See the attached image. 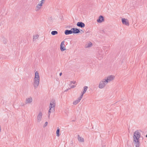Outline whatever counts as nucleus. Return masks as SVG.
<instances>
[{"mask_svg":"<svg viewBox=\"0 0 147 147\" xmlns=\"http://www.w3.org/2000/svg\"><path fill=\"white\" fill-rule=\"evenodd\" d=\"M114 77L112 75H111L108 76L107 77V79H104L105 80V82L108 83V82L111 81L114 79Z\"/></svg>","mask_w":147,"mask_h":147,"instance_id":"4","label":"nucleus"},{"mask_svg":"<svg viewBox=\"0 0 147 147\" xmlns=\"http://www.w3.org/2000/svg\"><path fill=\"white\" fill-rule=\"evenodd\" d=\"M141 134L137 130L134 133L133 136L134 144L136 147H139L140 146V138Z\"/></svg>","mask_w":147,"mask_h":147,"instance_id":"1","label":"nucleus"},{"mask_svg":"<svg viewBox=\"0 0 147 147\" xmlns=\"http://www.w3.org/2000/svg\"><path fill=\"white\" fill-rule=\"evenodd\" d=\"M146 137L147 138V134H146Z\"/></svg>","mask_w":147,"mask_h":147,"instance_id":"37","label":"nucleus"},{"mask_svg":"<svg viewBox=\"0 0 147 147\" xmlns=\"http://www.w3.org/2000/svg\"><path fill=\"white\" fill-rule=\"evenodd\" d=\"M55 100L53 99L51 102L50 103L49 108L52 109L53 108V110L54 111L55 110Z\"/></svg>","mask_w":147,"mask_h":147,"instance_id":"3","label":"nucleus"},{"mask_svg":"<svg viewBox=\"0 0 147 147\" xmlns=\"http://www.w3.org/2000/svg\"><path fill=\"white\" fill-rule=\"evenodd\" d=\"M71 82L73 84H74L76 83V81H74Z\"/></svg>","mask_w":147,"mask_h":147,"instance_id":"31","label":"nucleus"},{"mask_svg":"<svg viewBox=\"0 0 147 147\" xmlns=\"http://www.w3.org/2000/svg\"><path fill=\"white\" fill-rule=\"evenodd\" d=\"M62 72H61L60 74H59V76H61V75H62Z\"/></svg>","mask_w":147,"mask_h":147,"instance_id":"33","label":"nucleus"},{"mask_svg":"<svg viewBox=\"0 0 147 147\" xmlns=\"http://www.w3.org/2000/svg\"><path fill=\"white\" fill-rule=\"evenodd\" d=\"M88 88V87L87 86H85L83 88V89H84L83 91L82 92L84 94H85V92H86V90H87Z\"/></svg>","mask_w":147,"mask_h":147,"instance_id":"18","label":"nucleus"},{"mask_svg":"<svg viewBox=\"0 0 147 147\" xmlns=\"http://www.w3.org/2000/svg\"><path fill=\"white\" fill-rule=\"evenodd\" d=\"M39 75V73H38V71H36L35 72V75Z\"/></svg>","mask_w":147,"mask_h":147,"instance_id":"27","label":"nucleus"},{"mask_svg":"<svg viewBox=\"0 0 147 147\" xmlns=\"http://www.w3.org/2000/svg\"><path fill=\"white\" fill-rule=\"evenodd\" d=\"M121 22L124 25L127 26H129V25L128 20L127 19L122 18L121 19Z\"/></svg>","mask_w":147,"mask_h":147,"instance_id":"6","label":"nucleus"},{"mask_svg":"<svg viewBox=\"0 0 147 147\" xmlns=\"http://www.w3.org/2000/svg\"><path fill=\"white\" fill-rule=\"evenodd\" d=\"M71 30H72V33L73 34H78L80 32V29L77 28H71Z\"/></svg>","mask_w":147,"mask_h":147,"instance_id":"7","label":"nucleus"},{"mask_svg":"<svg viewBox=\"0 0 147 147\" xmlns=\"http://www.w3.org/2000/svg\"><path fill=\"white\" fill-rule=\"evenodd\" d=\"M76 25L78 26L81 28H84L85 26V24L82 22H78Z\"/></svg>","mask_w":147,"mask_h":147,"instance_id":"9","label":"nucleus"},{"mask_svg":"<svg viewBox=\"0 0 147 147\" xmlns=\"http://www.w3.org/2000/svg\"><path fill=\"white\" fill-rule=\"evenodd\" d=\"M52 109H50V108H49V111H48V114H49V115H50V113H51V110Z\"/></svg>","mask_w":147,"mask_h":147,"instance_id":"26","label":"nucleus"},{"mask_svg":"<svg viewBox=\"0 0 147 147\" xmlns=\"http://www.w3.org/2000/svg\"><path fill=\"white\" fill-rule=\"evenodd\" d=\"M70 144H71V146H73V142L72 141H71V142H70Z\"/></svg>","mask_w":147,"mask_h":147,"instance_id":"32","label":"nucleus"},{"mask_svg":"<svg viewBox=\"0 0 147 147\" xmlns=\"http://www.w3.org/2000/svg\"><path fill=\"white\" fill-rule=\"evenodd\" d=\"M51 34L53 35H55L56 34H58V32L56 31H53L51 32Z\"/></svg>","mask_w":147,"mask_h":147,"instance_id":"19","label":"nucleus"},{"mask_svg":"<svg viewBox=\"0 0 147 147\" xmlns=\"http://www.w3.org/2000/svg\"><path fill=\"white\" fill-rule=\"evenodd\" d=\"M32 102V99L31 97L27 98L26 100V103H30Z\"/></svg>","mask_w":147,"mask_h":147,"instance_id":"13","label":"nucleus"},{"mask_svg":"<svg viewBox=\"0 0 147 147\" xmlns=\"http://www.w3.org/2000/svg\"><path fill=\"white\" fill-rule=\"evenodd\" d=\"M82 31L83 32H84L81 29L80 30V31Z\"/></svg>","mask_w":147,"mask_h":147,"instance_id":"35","label":"nucleus"},{"mask_svg":"<svg viewBox=\"0 0 147 147\" xmlns=\"http://www.w3.org/2000/svg\"><path fill=\"white\" fill-rule=\"evenodd\" d=\"M39 36L37 34L36 35V36H33V39H36L38 38V37Z\"/></svg>","mask_w":147,"mask_h":147,"instance_id":"23","label":"nucleus"},{"mask_svg":"<svg viewBox=\"0 0 147 147\" xmlns=\"http://www.w3.org/2000/svg\"><path fill=\"white\" fill-rule=\"evenodd\" d=\"M48 123V122H46L45 123L44 125L43 126V127H46Z\"/></svg>","mask_w":147,"mask_h":147,"instance_id":"24","label":"nucleus"},{"mask_svg":"<svg viewBox=\"0 0 147 147\" xmlns=\"http://www.w3.org/2000/svg\"><path fill=\"white\" fill-rule=\"evenodd\" d=\"M42 115V113L41 112H40L37 117L38 122H39L41 121Z\"/></svg>","mask_w":147,"mask_h":147,"instance_id":"10","label":"nucleus"},{"mask_svg":"<svg viewBox=\"0 0 147 147\" xmlns=\"http://www.w3.org/2000/svg\"><path fill=\"white\" fill-rule=\"evenodd\" d=\"M36 79L37 80L40 79V77L39 75H35V77L34 78V79Z\"/></svg>","mask_w":147,"mask_h":147,"instance_id":"21","label":"nucleus"},{"mask_svg":"<svg viewBox=\"0 0 147 147\" xmlns=\"http://www.w3.org/2000/svg\"><path fill=\"white\" fill-rule=\"evenodd\" d=\"M75 87H76V86L75 85H73L71 86V88H73Z\"/></svg>","mask_w":147,"mask_h":147,"instance_id":"28","label":"nucleus"},{"mask_svg":"<svg viewBox=\"0 0 147 147\" xmlns=\"http://www.w3.org/2000/svg\"><path fill=\"white\" fill-rule=\"evenodd\" d=\"M127 147H131V146L130 145H129L128 143H127Z\"/></svg>","mask_w":147,"mask_h":147,"instance_id":"30","label":"nucleus"},{"mask_svg":"<svg viewBox=\"0 0 147 147\" xmlns=\"http://www.w3.org/2000/svg\"><path fill=\"white\" fill-rule=\"evenodd\" d=\"M78 140L79 142H82L84 141V139L83 138L80 136L79 135H78Z\"/></svg>","mask_w":147,"mask_h":147,"instance_id":"14","label":"nucleus"},{"mask_svg":"<svg viewBox=\"0 0 147 147\" xmlns=\"http://www.w3.org/2000/svg\"><path fill=\"white\" fill-rule=\"evenodd\" d=\"M84 94L82 93V92L81 93V96H80V97H79L78 98L79 99V100H81V99L82 98V97L83 96V95Z\"/></svg>","mask_w":147,"mask_h":147,"instance_id":"22","label":"nucleus"},{"mask_svg":"<svg viewBox=\"0 0 147 147\" xmlns=\"http://www.w3.org/2000/svg\"><path fill=\"white\" fill-rule=\"evenodd\" d=\"M56 135L57 136L59 137L60 135V129L59 127L57 128V130L56 132Z\"/></svg>","mask_w":147,"mask_h":147,"instance_id":"15","label":"nucleus"},{"mask_svg":"<svg viewBox=\"0 0 147 147\" xmlns=\"http://www.w3.org/2000/svg\"><path fill=\"white\" fill-rule=\"evenodd\" d=\"M104 17L101 15L99 17L98 19L97 20V22L99 23H101L104 22Z\"/></svg>","mask_w":147,"mask_h":147,"instance_id":"8","label":"nucleus"},{"mask_svg":"<svg viewBox=\"0 0 147 147\" xmlns=\"http://www.w3.org/2000/svg\"><path fill=\"white\" fill-rule=\"evenodd\" d=\"M45 1V0H41V1H40V3H42V4L44 3Z\"/></svg>","mask_w":147,"mask_h":147,"instance_id":"29","label":"nucleus"},{"mask_svg":"<svg viewBox=\"0 0 147 147\" xmlns=\"http://www.w3.org/2000/svg\"><path fill=\"white\" fill-rule=\"evenodd\" d=\"M80 101V100L78 98L77 99L74 101L73 102V104L74 105H76Z\"/></svg>","mask_w":147,"mask_h":147,"instance_id":"17","label":"nucleus"},{"mask_svg":"<svg viewBox=\"0 0 147 147\" xmlns=\"http://www.w3.org/2000/svg\"><path fill=\"white\" fill-rule=\"evenodd\" d=\"M64 33L66 35L71 34H72V30H71H71H66L65 31Z\"/></svg>","mask_w":147,"mask_h":147,"instance_id":"12","label":"nucleus"},{"mask_svg":"<svg viewBox=\"0 0 147 147\" xmlns=\"http://www.w3.org/2000/svg\"><path fill=\"white\" fill-rule=\"evenodd\" d=\"M64 41H62L61 44L60 45H65L64 44Z\"/></svg>","mask_w":147,"mask_h":147,"instance_id":"25","label":"nucleus"},{"mask_svg":"<svg viewBox=\"0 0 147 147\" xmlns=\"http://www.w3.org/2000/svg\"><path fill=\"white\" fill-rule=\"evenodd\" d=\"M92 43L90 42L88 43V44L86 45V47H91L92 46Z\"/></svg>","mask_w":147,"mask_h":147,"instance_id":"20","label":"nucleus"},{"mask_svg":"<svg viewBox=\"0 0 147 147\" xmlns=\"http://www.w3.org/2000/svg\"><path fill=\"white\" fill-rule=\"evenodd\" d=\"M50 117V115H49V114H48V117L49 118Z\"/></svg>","mask_w":147,"mask_h":147,"instance_id":"36","label":"nucleus"},{"mask_svg":"<svg viewBox=\"0 0 147 147\" xmlns=\"http://www.w3.org/2000/svg\"><path fill=\"white\" fill-rule=\"evenodd\" d=\"M42 5V3H39L38 5H37L36 6V11H39L40 9L41 8V7Z\"/></svg>","mask_w":147,"mask_h":147,"instance_id":"11","label":"nucleus"},{"mask_svg":"<svg viewBox=\"0 0 147 147\" xmlns=\"http://www.w3.org/2000/svg\"><path fill=\"white\" fill-rule=\"evenodd\" d=\"M39 81L40 79H34V87L35 88V89L36 88H37L38 87L39 83Z\"/></svg>","mask_w":147,"mask_h":147,"instance_id":"5","label":"nucleus"},{"mask_svg":"<svg viewBox=\"0 0 147 147\" xmlns=\"http://www.w3.org/2000/svg\"><path fill=\"white\" fill-rule=\"evenodd\" d=\"M105 80L103 79L102 81H101L99 84L98 87L100 88H103L105 85L107 84V83L105 82Z\"/></svg>","mask_w":147,"mask_h":147,"instance_id":"2","label":"nucleus"},{"mask_svg":"<svg viewBox=\"0 0 147 147\" xmlns=\"http://www.w3.org/2000/svg\"><path fill=\"white\" fill-rule=\"evenodd\" d=\"M60 49L62 51H63L66 50L65 46V45H60Z\"/></svg>","mask_w":147,"mask_h":147,"instance_id":"16","label":"nucleus"},{"mask_svg":"<svg viewBox=\"0 0 147 147\" xmlns=\"http://www.w3.org/2000/svg\"><path fill=\"white\" fill-rule=\"evenodd\" d=\"M68 90V89L65 90V91L66 92V91H67Z\"/></svg>","mask_w":147,"mask_h":147,"instance_id":"34","label":"nucleus"}]
</instances>
